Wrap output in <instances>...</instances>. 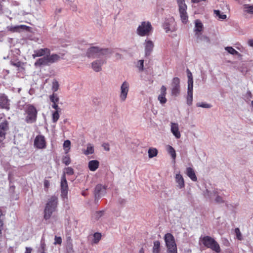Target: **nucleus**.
Returning a JSON list of instances; mask_svg holds the SVG:
<instances>
[{"mask_svg": "<svg viewBox=\"0 0 253 253\" xmlns=\"http://www.w3.org/2000/svg\"><path fill=\"white\" fill-rule=\"evenodd\" d=\"M94 153V147L91 144H88L87 145V148L85 151H84V153L85 155L89 154H92Z\"/></svg>", "mask_w": 253, "mask_h": 253, "instance_id": "nucleus-33", "label": "nucleus"}, {"mask_svg": "<svg viewBox=\"0 0 253 253\" xmlns=\"http://www.w3.org/2000/svg\"><path fill=\"white\" fill-rule=\"evenodd\" d=\"M195 35L197 38V40L198 42L210 43V40L207 36L202 35L201 33H195Z\"/></svg>", "mask_w": 253, "mask_h": 253, "instance_id": "nucleus-26", "label": "nucleus"}, {"mask_svg": "<svg viewBox=\"0 0 253 253\" xmlns=\"http://www.w3.org/2000/svg\"><path fill=\"white\" fill-rule=\"evenodd\" d=\"M99 162L97 160H91L89 161L88 167L91 171H95L99 167Z\"/></svg>", "mask_w": 253, "mask_h": 253, "instance_id": "nucleus-24", "label": "nucleus"}, {"mask_svg": "<svg viewBox=\"0 0 253 253\" xmlns=\"http://www.w3.org/2000/svg\"><path fill=\"white\" fill-rule=\"evenodd\" d=\"M105 63L106 60L104 58L97 59L91 63V68L96 72H100L102 70V66Z\"/></svg>", "mask_w": 253, "mask_h": 253, "instance_id": "nucleus-13", "label": "nucleus"}, {"mask_svg": "<svg viewBox=\"0 0 253 253\" xmlns=\"http://www.w3.org/2000/svg\"><path fill=\"white\" fill-rule=\"evenodd\" d=\"M225 49L230 54L232 55H240V54L234 49L232 47L227 46L225 48Z\"/></svg>", "mask_w": 253, "mask_h": 253, "instance_id": "nucleus-36", "label": "nucleus"}, {"mask_svg": "<svg viewBox=\"0 0 253 253\" xmlns=\"http://www.w3.org/2000/svg\"><path fill=\"white\" fill-rule=\"evenodd\" d=\"M113 53L110 48H101L97 46L88 48L86 52V56L88 58H95L101 56H108Z\"/></svg>", "mask_w": 253, "mask_h": 253, "instance_id": "nucleus-1", "label": "nucleus"}, {"mask_svg": "<svg viewBox=\"0 0 253 253\" xmlns=\"http://www.w3.org/2000/svg\"><path fill=\"white\" fill-rule=\"evenodd\" d=\"M193 101V87H187V104L191 105Z\"/></svg>", "mask_w": 253, "mask_h": 253, "instance_id": "nucleus-27", "label": "nucleus"}, {"mask_svg": "<svg viewBox=\"0 0 253 253\" xmlns=\"http://www.w3.org/2000/svg\"><path fill=\"white\" fill-rule=\"evenodd\" d=\"M44 187L45 189H48L50 185V182L47 180H44L43 182Z\"/></svg>", "mask_w": 253, "mask_h": 253, "instance_id": "nucleus-52", "label": "nucleus"}, {"mask_svg": "<svg viewBox=\"0 0 253 253\" xmlns=\"http://www.w3.org/2000/svg\"><path fill=\"white\" fill-rule=\"evenodd\" d=\"M49 99L53 103H57L59 100L58 95L54 93L49 96Z\"/></svg>", "mask_w": 253, "mask_h": 253, "instance_id": "nucleus-40", "label": "nucleus"}, {"mask_svg": "<svg viewBox=\"0 0 253 253\" xmlns=\"http://www.w3.org/2000/svg\"><path fill=\"white\" fill-rule=\"evenodd\" d=\"M164 240L167 248L168 253H177V246L174 236L171 233H167Z\"/></svg>", "mask_w": 253, "mask_h": 253, "instance_id": "nucleus-7", "label": "nucleus"}, {"mask_svg": "<svg viewBox=\"0 0 253 253\" xmlns=\"http://www.w3.org/2000/svg\"><path fill=\"white\" fill-rule=\"evenodd\" d=\"M143 45L144 46L145 56H149L153 51L154 47V42L147 38L144 41Z\"/></svg>", "mask_w": 253, "mask_h": 253, "instance_id": "nucleus-12", "label": "nucleus"}, {"mask_svg": "<svg viewBox=\"0 0 253 253\" xmlns=\"http://www.w3.org/2000/svg\"><path fill=\"white\" fill-rule=\"evenodd\" d=\"M0 106L7 110L9 109V103L7 97L4 95H0Z\"/></svg>", "mask_w": 253, "mask_h": 253, "instance_id": "nucleus-22", "label": "nucleus"}, {"mask_svg": "<svg viewBox=\"0 0 253 253\" xmlns=\"http://www.w3.org/2000/svg\"><path fill=\"white\" fill-rule=\"evenodd\" d=\"M248 43L250 46L253 47V40H249Z\"/></svg>", "mask_w": 253, "mask_h": 253, "instance_id": "nucleus-56", "label": "nucleus"}, {"mask_svg": "<svg viewBox=\"0 0 253 253\" xmlns=\"http://www.w3.org/2000/svg\"><path fill=\"white\" fill-rule=\"evenodd\" d=\"M235 233L237 238L239 240L241 241L243 240L242 235V233H241L240 230L239 228H236L235 229Z\"/></svg>", "mask_w": 253, "mask_h": 253, "instance_id": "nucleus-43", "label": "nucleus"}, {"mask_svg": "<svg viewBox=\"0 0 253 253\" xmlns=\"http://www.w3.org/2000/svg\"><path fill=\"white\" fill-rule=\"evenodd\" d=\"M8 129V124L7 121L0 124V137L2 139L5 138L6 131Z\"/></svg>", "mask_w": 253, "mask_h": 253, "instance_id": "nucleus-21", "label": "nucleus"}, {"mask_svg": "<svg viewBox=\"0 0 253 253\" xmlns=\"http://www.w3.org/2000/svg\"><path fill=\"white\" fill-rule=\"evenodd\" d=\"M143 60H139L137 62V67L140 71H142L143 70Z\"/></svg>", "mask_w": 253, "mask_h": 253, "instance_id": "nucleus-48", "label": "nucleus"}, {"mask_svg": "<svg viewBox=\"0 0 253 253\" xmlns=\"http://www.w3.org/2000/svg\"><path fill=\"white\" fill-rule=\"evenodd\" d=\"M25 122L28 124L35 123L37 119L38 111L36 107L32 104H27L24 108Z\"/></svg>", "mask_w": 253, "mask_h": 253, "instance_id": "nucleus-4", "label": "nucleus"}, {"mask_svg": "<svg viewBox=\"0 0 253 253\" xmlns=\"http://www.w3.org/2000/svg\"><path fill=\"white\" fill-rule=\"evenodd\" d=\"M166 150L168 153L170 155L172 159L174 161L176 156L174 149L171 146L168 145L166 146Z\"/></svg>", "mask_w": 253, "mask_h": 253, "instance_id": "nucleus-28", "label": "nucleus"}, {"mask_svg": "<svg viewBox=\"0 0 253 253\" xmlns=\"http://www.w3.org/2000/svg\"><path fill=\"white\" fill-rule=\"evenodd\" d=\"M45 250V244L43 238H42L41 241V247L39 249L38 252L44 253Z\"/></svg>", "mask_w": 253, "mask_h": 253, "instance_id": "nucleus-41", "label": "nucleus"}, {"mask_svg": "<svg viewBox=\"0 0 253 253\" xmlns=\"http://www.w3.org/2000/svg\"><path fill=\"white\" fill-rule=\"evenodd\" d=\"M180 92V80L177 77L173 78L171 84V94L176 96Z\"/></svg>", "mask_w": 253, "mask_h": 253, "instance_id": "nucleus-11", "label": "nucleus"}, {"mask_svg": "<svg viewBox=\"0 0 253 253\" xmlns=\"http://www.w3.org/2000/svg\"><path fill=\"white\" fill-rule=\"evenodd\" d=\"M101 239V234L96 232L93 235L92 243L97 244Z\"/></svg>", "mask_w": 253, "mask_h": 253, "instance_id": "nucleus-35", "label": "nucleus"}, {"mask_svg": "<svg viewBox=\"0 0 253 253\" xmlns=\"http://www.w3.org/2000/svg\"><path fill=\"white\" fill-rule=\"evenodd\" d=\"M116 56L117 57V58H121V55L119 53H116Z\"/></svg>", "mask_w": 253, "mask_h": 253, "instance_id": "nucleus-58", "label": "nucleus"}, {"mask_svg": "<svg viewBox=\"0 0 253 253\" xmlns=\"http://www.w3.org/2000/svg\"><path fill=\"white\" fill-rule=\"evenodd\" d=\"M175 180L177 184V187L179 189H182L185 187V182L184 178L179 172L175 174Z\"/></svg>", "mask_w": 253, "mask_h": 253, "instance_id": "nucleus-20", "label": "nucleus"}, {"mask_svg": "<svg viewBox=\"0 0 253 253\" xmlns=\"http://www.w3.org/2000/svg\"><path fill=\"white\" fill-rule=\"evenodd\" d=\"M243 10L247 13L253 14V4H244L243 5Z\"/></svg>", "mask_w": 253, "mask_h": 253, "instance_id": "nucleus-29", "label": "nucleus"}, {"mask_svg": "<svg viewBox=\"0 0 253 253\" xmlns=\"http://www.w3.org/2000/svg\"><path fill=\"white\" fill-rule=\"evenodd\" d=\"M203 30V24L199 20L195 21V31L196 33H200Z\"/></svg>", "mask_w": 253, "mask_h": 253, "instance_id": "nucleus-30", "label": "nucleus"}, {"mask_svg": "<svg viewBox=\"0 0 253 253\" xmlns=\"http://www.w3.org/2000/svg\"><path fill=\"white\" fill-rule=\"evenodd\" d=\"M251 105L253 108V101H252V102H251Z\"/></svg>", "mask_w": 253, "mask_h": 253, "instance_id": "nucleus-60", "label": "nucleus"}, {"mask_svg": "<svg viewBox=\"0 0 253 253\" xmlns=\"http://www.w3.org/2000/svg\"><path fill=\"white\" fill-rule=\"evenodd\" d=\"M102 147H103L104 149L106 151H108L110 150L109 145L108 143H104L102 145Z\"/></svg>", "mask_w": 253, "mask_h": 253, "instance_id": "nucleus-54", "label": "nucleus"}, {"mask_svg": "<svg viewBox=\"0 0 253 253\" xmlns=\"http://www.w3.org/2000/svg\"><path fill=\"white\" fill-rule=\"evenodd\" d=\"M103 211H98L94 213L93 217L94 219L98 220L103 215Z\"/></svg>", "mask_w": 253, "mask_h": 253, "instance_id": "nucleus-45", "label": "nucleus"}, {"mask_svg": "<svg viewBox=\"0 0 253 253\" xmlns=\"http://www.w3.org/2000/svg\"><path fill=\"white\" fill-rule=\"evenodd\" d=\"M129 88V83L126 81H124L120 87V93L119 97L121 101H125L127 96Z\"/></svg>", "mask_w": 253, "mask_h": 253, "instance_id": "nucleus-10", "label": "nucleus"}, {"mask_svg": "<svg viewBox=\"0 0 253 253\" xmlns=\"http://www.w3.org/2000/svg\"><path fill=\"white\" fill-rule=\"evenodd\" d=\"M197 107L204 108H210L211 106L208 103L202 102V103H198L196 104Z\"/></svg>", "mask_w": 253, "mask_h": 253, "instance_id": "nucleus-44", "label": "nucleus"}, {"mask_svg": "<svg viewBox=\"0 0 253 253\" xmlns=\"http://www.w3.org/2000/svg\"><path fill=\"white\" fill-rule=\"evenodd\" d=\"M160 243L158 241H156L154 242V246L153 248V253H159L160 252Z\"/></svg>", "mask_w": 253, "mask_h": 253, "instance_id": "nucleus-37", "label": "nucleus"}, {"mask_svg": "<svg viewBox=\"0 0 253 253\" xmlns=\"http://www.w3.org/2000/svg\"><path fill=\"white\" fill-rule=\"evenodd\" d=\"M95 200H98L105 192V188L101 184H98L96 186L94 190Z\"/></svg>", "mask_w": 253, "mask_h": 253, "instance_id": "nucleus-18", "label": "nucleus"}, {"mask_svg": "<svg viewBox=\"0 0 253 253\" xmlns=\"http://www.w3.org/2000/svg\"><path fill=\"white\" fill-rule=\"evenodd\" d=\"M206 191H207L206 194H207V196L210 198H211L212 195H213L214 196H216V198H215V201L216 203H217L218 204H221V203H223L224 202V200H223L222 197H221L220 196H219L218 195H216V194H217L216 191H213L212 192H210L209 191L207 190Z\"/></svg>", "mask_w": 253, "mask_h": 253, "instance_id": "nucleus-25", "label": "nucleus"}, {"mask_svg": "<svg viewBox=\"0 0 253 253\" xmlns=\"http://www.w3.org/2000/svg\"><path fill=\"white\" fill-rule=\"evenodd\" d=\"M148 153L149 158H152L157 155L158 150L155 148H150L148 151Z\"/></svg>", "mask_w": 253, "mask_h": 253, "instance_id": "nucleus-31", "label": "nucleus"}, {"mask_svg": "<svg viewBox=\"0 0 253 253\" xmlns=\"http://www.w3.org/2000/svg\"><path fill=\"white\" fill-rule=\"evenodd\" d=\"M25 27V26L24 25L16 26L10 27V30L13 32H16L18 31L20 29H23Z\"/></svg>", "mask_w": 253, "mask_h": 253, "instance_id": "nucleus-46", "label": "nucleus"}, {"mask_svg": "<svg viewBox=\"0 0 253 253\" xmlns=\"http://www.w3.org/2000/svg\"><path fill=\"white\" fill-rule=\"evenodd\" d=\"M62 243V239L60 237H57V236H55V239H54V244L55 245L56 244H61Z\"/></svg>", "mask_w": 253, "mask_h": 253, "instance_id": "nucleus-51", "label": "nucleus"}, {"mask_svg": "<svg viewBox=\"0 0 253 253\" xmlns=\"http://www.w3.org/2000/svg\"><path fill=\"white\" fill-rule=\"evenodd\" d=\"M62 162L66 166L69 165L71 163V160L69 156H66L63 158Z\"/></svg>", "mask_w": 253, "mask_h": 253, "instance_id": "nucleus-47", "label": "nucleus"}, {"mask_svg": "<svg viewBox=\"0 0 253 253\" xmlns=\"http://www.w3.org/2000/svg\"><path fill=\"white\" fill-rule=\"evenodd\" d=\"M13 65L14 66H15L16 67H19L20 66V63H14L13 64Z\"/></svg>", "mask_w": 253, "mask_h": 253, "instance_id": "nucleus-59", "label": "nucleus"}, {"mask_svg": "<svg viewBox=\"0 0 253 253\" xmlns=\"http://www.w3.org/2000/svg\"><path fill=\"white\" fill-rule=\"evenodd\" d=\"M176 2L181 22L186 24L188 21V16L187 13V6L185 4V0H176Z\"/></svg>", "mask_w": 253, "mask_h": 253, "instance_id": "nucleus-8", "label": "nucleus"}, {"mask_svg": "<svg viewBox=\"0 0 253 253\" xmlns=\"http://www.w3.org/2000/svg\"><path fill=\"white\" fill-rule=\"evenodd\" d=\"M2 215V213L1 211L0 210V237L1 236V231L3 228V221L1 219V216Z\"/></svg>", "mask_w": 253, "mask_h": 253, "instance_id": "nucleus-49", "label": "nucleus"}, {"mask_svg": "<svg viewBox=\"0 0 253 253\" xmlns=\"http://www.w3.org/2000/svg\"><path fill=\"white\" fill-rule=\"evenodd\" d=\"M71 142L69 140H65L63 143V148L65 154H67L70 149Z\"/></svg>", "mask_w": 253, "mask_h": 253, "instance_id": "nucleus-34", "label": "nucleus"}, {"mask_svg": "<svg viewBox=\"0 0 253 253\" xmlns=\"http://www.w3.org/2000/svg\"><path fill=\"white\" fill-rule=\"evenodd\" d=\"M57 11H58V12H60V11H61V9H58V10H57Z\"/></svg>", "mask_w": 253, "mask_h": 253, "instance_id": "nucleus-61", "label": "nucleus"}, {"mask_svg": "<svg viewBox=\"0 0 253 253\" xmlns=\"http://www.w3.org/2000/svg\"><path fill=\"white\" fill-rule=\"evenodd\" d=\"M34 145L39 149H42L45 147V141L42 135H37L34 140Z\"/></svg>", "mask_w": 253, "mask_h": 253, "instance_id": "nucleus-15", "label": "nucleus"}, {"mask_svg": "<svg viewBox=\"0 0 253 253\" xmlns=\"http://www.w3.org/2000/svg\"><path fill=\"white\" fill-rule=\"evenodd\" d=\"M60 56L57 54H48L43 57L39 58L34 63L36 67H40L42 66L49 65L59 61Z\"/></svg>", "mask_w": 253, "mask_h": 253, "instance_id": "nucleus-3", "label": "nucleus"}, {"mask_svg": "<svg viewBox=\"0 0 253 253\" xmlns=\"http://www.w3.org/2000/svg\"><path fill=\"white\" fill-rule=\"evenodd\" d=\"M66 173L68 175H72L74 174V170L71 167H68L66 169Z\"/></svg>", "mask_w": 253, "mask_h": 253, "instance_id": "nucleus-50", "label": "nucleus"}, {"mask_svg": "<svg viewBox=\"0 0 253 253\" xmlns=\"http://www.w3.org/2000/svg\"><path fill=\"white\" fill-rule=\"evenodd\" d=\"M39 253H44L39 252Z\"/></svg>", "mask_w": 253, "mask_h": 253, "instance_id": "nucleus-62", "label": "nucleus"}, {"mask_svg": "<svg viewBox=\"0 0 253 253\" xmlns=\"http://www.w3.org/2000/svg\"><path fill=\"white\" fill-rule=\"evenodd\" d=\"M52 107L55 109V111H60V108L59 107L57 103H53L52 105Z\"/></svg>", "mask_w": 253, "mask_h": 253, "instance_id": "nucleus-53", "label": "nucleus"}, {"mask_svg": "<svg viewBox=\"0 0 253 253\" xmlns=\"http://www.w3.org/2000/svg\"><path fill=\"white\" fill-rule=\"evenodd\" d=\"M61 190L62 196L66 197L68 193V183L65 176V173H64L62 176L61 180Z\"/></svg>", "mask_w": 253, "mask_h": 253, "instance_id": "nucleus-14", "label": "nucleus"}, {"mask_svg": "<svg viewBox=\"0 0 253 253\" xmlns=\"http://www.w3.org/2000/svg\"><path fill=\"white\" fill-rule=\"evenodd\" d=\"M59 83L56 80L52 82V89L54 92L57 91L59 88Z\"/></svg>", "mask_w": 253, "mask_h": 253, "instance_id": "nucleus-42", "label": "nucleus"}, {"mask_svg": "<svg viewBox=\"0 0 253 253\" xmlns=\"http://www.w3.org/2000/svg\"><path fill=\"white\" fill-rule=\"evenodd\" d=\"M60 111H55L53 112L52 114V120L53 123H56L59 118V112Z\"/></svg>", "mask_w": 253, "mask_h": 253, "instance_id": "nucleus-39", "label": "nucleus"}, {"mask_svg": "<svg viewBox=\"0 0 253 253\" xmlns=\"http://www.w3.org/2000/svg\"><path fill=\"white\" fill-rule=\"evenodd\" d=\"M199 242L206 248L210 249L217 253H219L221 251L219 244L211 236H201L199 238Z\"/></svg>", "mask_w": 253, "mask_h": 253, "instance_id": "nucleus-2", "label": "nucleus"}, {"mask_svg": "<svg viewBox=\"0 0 253 253\" xmlns=\"http://www.w3.org/2000/svg\"><path fill=\"white\" fill-rule=\"evenodd\" d=\"M166 33L173 32L176 30V23L173 17H169L165 19L163 25Z\"/></svg>", "mask_w": 253, "mask_h": 253, "instance_id": "nucleus-9", "label": "nucleus"}, {"mask_svg": "<svg viewBox=\"0 0 253 253\" xmlns=\"http://www.w3.org/2000/svg\"><path fill=\"white\" fill-rule=\"evenodd\" d=\"M188 73V87H193V81L192 73L190 72L189 69L187 70Z\"/></svg>", "mask_w": 253, "mask_h": 253, "instance_id": "nucleus-32", "label": "nucleus"}, {"mask_svg": "<svg viewBox=\"0 0 253 253\" xmlns=\"http://www.w3.org/2000/svg\"><path fill=\"white\" fill-rule=\"evenodd\" d=\"M213 12L216 16L220 19H225L226 18V15L219 10H214Z\"/></svg>", "mask_w": 253, "mask_h": 253, "instance_id": "nucleus-38", "label": "nucleus"}, {"mask_svg": "<svg viewBox=\"0 0 253 253\" xmlns=\"http://www.w3.org/2000/svg\"><path fill=\"white\" fill-rule=\"evenodd\" d=\"M32 248L30 247H26L25 253H31Z\"/></svg>", "mask_w": 253, "mask_h": 253, "instance_id": "nucleus-55", "label": "nucleus"}, {"mask_svg": "<svg viewBox=\"0 0 253 253\" xmlns=\"http://www.w3.org/2000/svg\"><path fill=\"white\" fill-rule=\"evenodd\" d=\"M50 50L49 48H41L34 51V53L32 54L33 58H35L38 57L45 56L49 54Z\"/></svg>", "mask_w": 253, "mask_h": 253, "instance_id": "nucleus-16", "label": "nucleus"}, {"mask_svg": "<svg viewBox=\"0 0 253 253\" xmlns=\"http://www.w3.org/2000/svg\"><path fill=\"white\" fill-rule=\"evenodd\" d=\"M170 131L176 138L179 139L180 138L181 134L179 130V126L177 123L173 122L170 123Z\"/></svg>", "mask_w": 253, "mask_h": 253, "instance_id": "nucleus-17", "label": "nucleus"}, {"mask_svg": "<svg viewBox=\"0 0 253 253\" xmlns=\"http://www.w3.org/2000/svg\"><path fill=\"white\" fill-rule=\"evenodd\" d=\"M153 28L149 21H143L136 29V34L140 37L149 36L153 32Z\"/></svg>", "mask_w": 253, "mask_h": 253, "instance_id": "nucleus-5", "label": "nucleus"}, {"mask_svg": "<svg viewBox=\"0 0 253 253\" xmlns=\"http://www.w3.org/2000/svg\"><path fill=\"white\" fill-rule=\"evenodd\" d=\"M206 0H191V1L193 3H198L201 1H206Z\"/></svg>", "mask_w": 253, "mask_h": 253, "instance_id": "nucleus-57", "label": "nucleus"}, {"mask_svg": "<svg viewBox=\"0 0 253 253\" xmlns=\"http://www.w3.org/2000/svg\"><path fill=\"white\" fill-rule=\"evenodd\" d=\"M166 94L167 88L165 85H162L160 89V93L158 97V100L162 104L166 103L167 101V99L166 98Z\"/></svg>", "mask_w": 253, "mask_h": 253, "instance_id": "nucleus-19", "label": "nucleus"}, {"mask_svg": "<svg viewBox=\"0 0 253 253\" xmlns=\"http://www.w3.org/2000/svg\"><path fill=\"white\" fill-rule=\"evenodd\" d=\"M185 173L193 181H196L197 180L195 171L192 168H187Z\"/></svg>", "mask_w": 253, "mask_h": 253, "instance_id": "nucleus-23", "label": "nucleus"}, {"mask_svg": "<svg viewBox=\"0 0 253 253\" xmlns=\"http://www.w3.org/2000/svg\"><path fill=\"white\" fill-rule=\"evenodd\" d=\"M57 204V198L55 196H52L48 199L44 209V217L45 219H49L53 212H54L56 208Z\"/></svg>", "mask_w": 253, "mask_h": 253, "instance_id": "nucleus-6", "label": "nucleus"}]
</instances>
